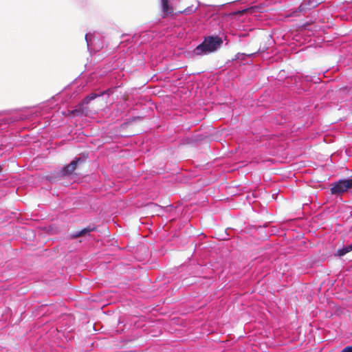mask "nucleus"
Listing matches in <instances>:
<instances>
[{
  "instance_id": "nucleus-1",
  "label": "nucleus",
  "mask_w": 352,
  "mask_h": 352,
  "mask_svg": "<svg viewBox=\"0 0 352 352\" xmlns=\"http://www.w3.org/2000/svg\"><path fill=\"white\" fill-rule=\"evenodd\" d=\"M223 41L219 36H208L194 50L196 55L207 54L217 50L222 45Z\"/></svg>"
},
{
  "instance_id": "nucleus-2",
  "label": "nucleus",
  "mask_w": 352,
  "mask_h": 352,
  "mask_svg": "<svg viewBox=\"0 0 352 352\" xmlns=\"http://www.w3.org/2000/svg\"><path fill=\"white\" fill-rule=\"evenodd\" d=\"M177 0H161L162 16L163 18L173 15L175 12L178 13L185 12V9L179 6V2L177 3Z\"/></svg>"
},
{
  "instance_id": "nucleus-3",
  "label": "nucleus",
  "mask_w": 352,
  "mask_h": 352,
  "mask_svg": "<svg viewBox=\"0 0 352 352\" xmlns=\"http://www.w3.org/2000/svg\"><path fill=\"white\" fill-rule=\"evenodd\" d=\"M352 188V177L347 179H340L331 184V192L332 195H339Z\"/></svg>"
},
{
  "instance_id": "nucleus-4",
  "label": "nucleus",
  "mask_w": 352,
  "mask_h": 352,
  "mask_svg": "<svg viewBox=\"0 0 352 352\" xmlns=\"http://www.w3.org/2000/svg\"><path fill=\"white\" fill-rule=\"evenodd\" d=\"M102 95V94H96L94 93L89 94V96H87L86 98H85L82 100V101L81 102V103L79 105V108L72 111L71 113L72 115L76 116H81L82 115H87V109L84 108V105L89 104L90 102V101H91L92 100H94L98 96H100Z\"/></svg>"
},
{
  "instance_id": "nucleus-5",
  "label": "nucleus",
  "mask_w": 352,
  "mask_h": 352,
  "mask_svg": "<svg viewBox=\"0 0 352 352\" xmlns=\"http://www.w3.org/2000/svg\"><path fill=\"white\" fill-rule=\"evenodd\" d=\"M82 160L81 158H78L75 160H73L69 165H67V166H65L63 171H62V174L63 175H71L72 174L74 170L76 169V167H77V165L78 164L79 162H82Z\"/></svg>"
},
{
  "instance_id": "nucleus-6",
  "label": "nucleus",
  "mask_w": 352,
  "mask_h": 352,
  "mask_svg": "<svg viewBox=\"0 0 352 352\" xmlns=\"http://www.w3.org/2000/svg\"><path fill=\"white\" fill-rule=\"evenodd\" d=\"M95 230V227L88 226L82 229L80 231L76 232L75 234H74L73 236L74 238H78L82 236H85L88 234L90 232L94 231Z\"/></svg>"
},
{
  "instance_id": "nucleus-7",
  "label": "nucleus",
  "mask_w": 352,
  "mask_h": 352,
  "mask_svg": "<svg viewBox=\"0 0 352 352\" xmlns=\"http://www.w3.org/2000/svg\"><path fill=\"white\" fill-rule=\"evenodd\" d=\"M351 251H352V243L347 246H345L341 249L338 250L337 255L339 256H342L350 252Z\"/></svg>"
},
{
  "instance_id": "nucleus-8",
  "label": "nucleus",
  "mask_w": 352,
  "mask_h": 352,
  "mask_svg": "<svg viewBox=\"0 0 352 352\" xmlns=\"http://www.w3.org/2000/svg\"><path fill=\"white\" fill-rule=\"evenodd\" d=\"M340 352H352V344L344 348Z\"/></svg>"
},
{
  "instance_id": "nucleus-9",
  "label": "nucleus",
  "mask_w": 352,
  "mask_h": 352,
  "mask_svg": "<svg viewBox=\"0 0 352 352\" xmlns=\"http://www.w3.org/2000/svg\"><path fill=\"white\" fill-rule=\"evenodd\" d=\"M2 170H3V168L1 166H0V173L2 171Z\"/></svg>"
}]
</instances>
